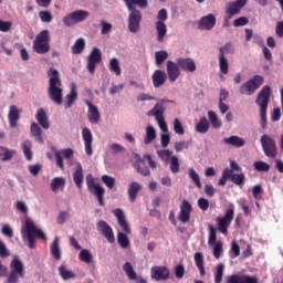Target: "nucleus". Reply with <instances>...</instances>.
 I'll return each instance as SVG.
<instances>
[{
    "label": "nucleus",
    "instance_id": "1",
    "mask_svg": "<svg viewBox=\"0 0 283 283\" xmlns=\"http://www.w3.org/2000/svg\"><path fill=\"white\" fill-rule=\"evenodd\" d=\"M128 14V30L132 34H136L140 30V21H143V13L140 10L136 9V6L139 8H147V0H124Z\"/></svg>",
    "mask_w": 283,
    "mask_h": 283
},
{
    "label": "nucleus",
    "instance_id": "2",
    "mask_svg": "<svg viewBox=\"0 0 283 283\" xmlns=\"http://www.w3.org/2000/svg\"><path fill=\"white\" fill-rule=\"evenodd\" d=\"M49 87L48 94L50 101L55 103V105H63V83L61 77H59V71L56 69H50L48 72Z\"/></svg>",
    "mask_w": 283,
    "mask_h": 283
},
{
    "label": "nucleus",
    "instance_id": "3",
    "mask_svg": "<svg viewBox=\"0 0 283 283\" xmlns=\"http://www.w3.org/2000/svg\"><path fill=\"white\" fill-rule=\"evenodd\" d=\"M113 214L115 216L119 227L122 228V231L117 233V242L122 249H128L130 242L129 233H132V228H129V223L127 222V219L125 218V212L120 208H116L113 210Z\"/></svg>",
    "mask_w": 283,
    "mask_h": 283
},
{
    "label": "nucleus",
    "instance_id": "4",
    "mask_svg": "<svg viewBox=\"0 0 283 283\" xmlns=\"http://www.w3.org/2000/svg\"><path fill=\"white\" fill-rule=\"evenodd\" d=\"M21 235L23 240H28L30 249H34V240H36V238H41L44 242L48 241V237L44 234L43 230L36 228L30 218L24 220V224L21 229Z\"/></svg>",
    "mask_w": 283,
    "mask_h": 283
},
{
    "label": "nucleus",
    "instance_id": "5",
    "mask_svg": "<svg viewBox=\"0 0 283 283\" xmlns=\"http://www.w3.org/2000/svg\"><path fill=\"white\" fill-rule=\"evenodd\" d=\"M271 98V86H264L258 94L256 105L260 107V118L262 129H266V109H269V101Z\"/></svg>",
    "mask_w": 283,
    "mask_h": 283
},
{
    "label": "nucleus",
    "instance_id": "6",
    "mask_svg": "<svg viewBox=\"0 0 283 283\" xmlns=\"http://www.w3.org/2000/svg\"><path fill=\"white\" fill-rule=\"evenodd\" d=\"M165 103H174L171 99H159L155 106L147 112V116H154L161 132H169L167 122H165Z\"/></svg>",
    "mask_w": 283,
    "mask_h": 283
},
{
    "label": "nucleus",
    "instance_id": "7",
    "mask_svg": "<svg viewBox=\"0 0 283 283\" xmlns=\"http://www.w3.org/2000/svg\"><path fill=\"white\" fill-rule=\"evenodd\" d=\"M9 266L10 273L7 276L8 283H19L20 277H25V266L23 265V261H21L18 255L13 256Z\"/></svg>",
    "mask_w": 283,
    "mask_h": 283
},
{
    "label": "nucleus",
    "instance_id": "8",
    "mask_svg": "<svg viewBox=\"0 0 283 283\" xmlns=\"http://www.w3.org/2000/svg\"><path fill=\"white\" fill-rule=\"evenodd\" d=\"M33 52L36 54H48L50 52V31L42 30L33 41Z\"/></svg>",
    "mask_w": 283,
    "mask_h": 283
},
{
    "label": "nucleus",
    "instance_id": "9",
    "mask_svg": "<svg viewBox=\"0 0 283 283\" xmlns=\"http://www.w3.org/2000/svg\"><path fill=\"white\" fill-rule=\"evenodd\" d=\"M264 83V77L262 75H254L248 82L242 84L239 88L240 94L245 96H253L256 90H260V86Z\"/></svg>",
    "mask_w": 283,
    "mask_h": 283
},
{
    "label": "nucleus",
    "instance_id": "10",
    "mask_svg": "<svg viewBox=\"0 0 283 283\" xmlns=\"http://www.w3.org/2000/svg\"><path fill=\"white\" fill-rule=\"evenodd\" d=\"M86 186L90 193H93L97 198L99 207H105V188L96 184L92 175L86 176Z\"/></svg>",
    "mask_w": 283,
    "mask_h": 283
},
{
    "label": "nucleus",
    "instance_id": "11",
    "mask_svg": "<svg viewBox=\"0 0 283 283\" xmlns=\"http://www.w3.org/2000/svg\"><path fill=\"white\" fill-rule=\"evenodd\" d=\"M87 17H90V11L76 10L66 14L62 21L66 28H73V25H76V23H83V21H87Z\"/></svg>",
    "mask_w": 283,
    "mask_h": 283
},
{
    "label": "nucleus",
    "instance_id": "12",
    "mask_svg": "<svg viewBox=\"0 0 283 283\" xmlns=\"http://www.w3.org/2000/svg\"><path fill=\"white\" fill-rule=\"evenodd\" d=\"M260 143H261L263 153L268 158L277 157V144L275 143V139L264 134L261 136Z\"/></svg>",
    "mask_w": 283,
    "mask_h": 283
},
{
    "label": "nucleus",
    "instance_id": "13",
    "mask_svg": "<svg viewBox=\"0 0 283 283\" xmlns=\"http://www.w3.org/2000/svg\"><path fill=\"white\" fill-rule=\"evenodd\" d=\"M233 216H235V210H233V208H230L226 211L223 217H218L216 219L218 231L223 235H227V233H229V227H231V222H233Z\"/></svg>",
    "mask_w": 283,
    "mask_h": 283
},
{
    "label": "nucleus",
    "instance_id": "14",
    "mask_svg": "<svg viewBox=\"0 0 283 283\" xmlns=\"http://www.w3.org/2000/svg\"><path fill=\"white\" fill-rule=\"evenodd\" d=\"M101 61H103V52H101V49L94 46L87 56L86 67L90 74H94L96 72V65H98Z\"/></svg>",
    "mask_w": 283,
    "mask_h": 283
},
{
    "label": "nucleus",
    "instance_id": "15",
    "mask_svg": "<svg viewBox=\"0 0 283 283\" xmlns=\"http://www.w3.org/2000/svg\"><path fill=\"white\" fill-rule=\"evenodd\" d=\"M97 231L107 240V242H109V244H114L116 242L114 229H112L109 223L105 220H99L97 222Z\"/></svg>",
    "mask_w": 283,
    "mask_h": 283
},
{
    "label": "nucleus",
    "instance_id": "16",
    "mask_svg": "<svg viewBox=\"0 0 283 283\" xmlns=\"http://www.w3.org/2000/svg\"><path fill=\"white\" fill-rule=\"evenodd\" d=\"M191 211H193V207H191V202L187 199H184L180 205V211L178 214V220L181 224H187L189 220H191Z\"/></svg>",
    "mask_w": 283,
    "mask_h": 283
},
{
    "label": "nucleus",
    "instance_id": "17",
    "mask_svg": "<svg viewBox=\"0 0 283 283\" xmlns=\"http://www.w3.org/2000/svg\"><path fill=\"white\" fill-rule=\"evenodd\" d=\"M63 158L65 160H72V158H74V149L64 148L55 151V163L60 169H65V164L63 163ZM74 160L76 159H73V163Z\"/></svg>",
    "mask_w": 283,
    "mask_h": 283
},
{
    "label": "nucleus",
    "instance_id": "18",
    "mask_svg": "<svg viewBox=\"0 0 283 283\" xmlns=\"http://www.w3.org/2000/svg\"><path fill=\"white\" fill-rule=\"evenodd\" d=\"M166 72V76H168L170 83H176L178 78H180V66L178 65V62L176 63L171 60L167 61Z\"/></svg>",
    "mask_w": 283,
    "mask_h": 283
},
{
    "label": "nucleus",
    "instance_id": "19",
    "mask_svg": "<svg viewBox=\"0 0 283 283\" xmlns=\"http://www.w3.org/2000/svg\"><path fill=\"white\" fill-rule=\"evenodd\" d=\"M85 105H87L88 112H87V119L91 125H98L101 123V112L98 111V107L96 105L92 104L90 99H86Z\"/></svg>",
    "mask_w": 283,
    "mask_h": 283
},
{
    "label": "nucleus",
    "instance_id": "20",
    "mask_svg": "<svg viewBox=\"0 0 283 283\" xmlns=\"http://www.w3.org/2000/svg\"><path fill=\"white\" fill-rule=\"evenodd\" d=\"M82 139L84 142V151L86 156H92L94 150L92 149V143H94V136L92 135V130L87 127L82 129Z\"/></svg>",
    "mask_w": 283,
    "mask_h": 283
},
{
    "label": "nucleus",
    "instance_id": "21",
    "mask_svg": "<svg viewBox=\"0 0 283 283\" xmlns=\"http://www.w3.org/2000/svg\"><path fill=\"white\" fill-rule=\"evenodd\" d=\"M150 277L160 282V280H169V269L167 266H153L150 270Z\"/></svg>",
    "mask_w": 283,
    "mask_h": 283
},
{
    "label": "nucleus",
    "instance_id": "22",
    "mask_svg": "<svg viewBox=\"0 0 283 283\" xmlns=\"http://www.w3.org/2000/svg\"><path fill=\"white\" fill-rule=\"evenodd\" d=\"M244 6H247V0H235L233 2H229L227 4L226 12L230 17H235V14H240Z\"/></svg>",
    "mask_w": 283,
    "mask_h": 283
},
{
    "label": "nucleus",
    "instance_id": "23",
    "mask_svg": "<svg viewBox=\"0 0 283 283\" xmlns=\"http://www.w3.org/2000/svg\"><path fill=\"white\" fill-rule=\"evenodd\" d=\"M226 283H258V277L251 275L232 274L226 277Z\"/></svg>",
    "mask_w": 283,
    "mask_h": 283
},
{
    "label": "nucleus",
    "instance_id": "24",
    "mask_svg": "<svg viewBox=\"0 0 283 283\" xmlns=\"http://www.w3.org/2000/svg\"><path fill=\"white\" fill-rule=\"evenodd\" d=\"M177 65H179L180 70L184 72L193 73L197 70L196 61L191 57H179L177 60Z\"/></svg>",
    "mask_w": 283,
    "mask_h": 283
},
{
    "label": "nucleus",
    "instance_id": "25",
    "mask_svg": "<svg viewBox=\"0 0 283 283\" xmlns=\"http://www.w3.org/2000/svg\"><path fill=\"white\" fill-rule=\"evenodd\" d=\"M74 165H76L75 170L73 171V181L76 185L77 189H83V166L81 165V161L73 160Z\"/></svg>",
    "mask_w": 283,
    "mask_h": 283
},
{
    "label": "nucleus",
    "instance_id": "26",
    "mask_svg": "<svg viewBox=\"0 0 283 283\" xmlns=\"http://www.w3.org/2000/svg\"><path fill=\"white\" fill-rule=\"evenodd\" d=\"M21 118V109L17 107V105H11L9 107V113H8V120L11 129H14L17 127V123Z\"/></svg>",
    "mask_w": 283,
    "mask_h": 283
},
{
    "label": "nucleus",
    "instance_id": "27",
    "mask_svg": "<svg viewBox=\"0 0 283 283\" xmlns=\"http://www.w3.org/2000/svg\"><path fill=\"white\" fill-rule=\"evenodd\" d=\"M216 27V15L213 13H209L206 17H202L199 20L198 28L199 30H213Z\"/></svg>",
    "mask_w": 283,
    "mask_h": 283
},
{
    "label": "nucleus",
    "instance_id": "28",
    "mask_svg": "<svg viewBox=\"0 0 283 283\" xmlns=\"http://www.w3.org/2000/svg\"><path fill=\"white\" fill-rule=\"evenodd\" d=\"M153 85L156 90L167 83V73L163 70H156L151 75Z\"/></svg>",
    "mask_w": 283,
    "mask_h": 283
},
{
    "label": "nucleus",
    "instance_id": "29",
    "mask_svg": "<svg viewBox=\"0 0 283 283\" xmlns=\"http://www.w3.org/2000/svg\"><path fill=\"white\" fill-rule=\"evenodd\" d=\"M143 165H145V161L143 160L140 155L135 154L134 168L136 169L137 174H140L145 177L150 176L151 171H149V167Z\"/></svg>",
    "mask_w": 283,
    "mask_h": 283
},
{
    "label": "nucleus",
    "instance_id": "30",
    "mask_svg": "<svg viewBox=\"0 0 283 283\" xmlns=\"http://www.w3.org/2000/svg\"><path fill=\"white\" fill-rule=\"evenodd\" d=\"M223 143L226 145H230L231 147H235L237 149H240L247 145V140L238 135L223 138Z\"/></svg>",
    "mask_w": 283,
    "mask_h": 283
},
{
    "label": "nucleus",
    "instance_id": "31",
    "mask_svg": "<svg viewBox=\"0 0 283 283\" xmlns=\"http://www.w3.org/2000/svg\"><path fill=\"white\" fill-rule=\"evenodd\" d=\"M35 120L42 129H50V122L48 120V113L43 108H39L35 114Z\"/></svg>",
    "mask_w": 283,
    "mask_h": 283
},
{
    "label": "nucleus",
    "instance_id": "32",
    "mask_svg": "<svg viewBox=\"0 0 283 283\" xmlns=\"http://www.w3.org/2000/svg\"><path fill=\"white\" fill-rule=\"evenodd\" d=\"M143 189V185L137 181H133L128 185L127 195L132 202H136L139 191Z\"/></svg>",
    "mask_w": 283,
    "mask_h": 283
},
{
    "label": "nucleus",
    "instance_id": "33",
    "mask_svg": "<svg viewBox=\"0 0 283 283\" xmlns=\"http://www.w3.org/2000/svg\"><path fill=\"white\" fill-rule=\"evenodd\" d=\"M76 98H78V93L76 92V84L72 83L70 93L66 95L65 109H70V107L74 105Z\"/></svg>",
    "mask_w": 283,
    "mask_h": 283
},
{
    "label": "nucleus",
    "instance_id": "34",
    "mask_svg": "<svg viewBox=\"0 0 283 283\" xmlns=\"http://www.w3.org/2000/svg\"><path fill=\"white\" fill-rule=\"evenodd\" d=\"M157 32V41L158 43H163L165 41V36H167V24L161 21H157L155 24Z\"/></svg>",
    "mask_w": 283,
    "mask_h": 283
},
{
    "label": "nucleus",
    "instance_id": "35",
    "mask_svg": "<svg viewBox=\"0 0 283 283\" xmlns=\"http://www.w3.org/2000/svg\"><path fill=\"white\" fill-rule=\"evenodd\" d=\"M50 187H51V191H53V193H56V191H59V190L63 191L65 189V178H63V177L53 178L51 180Z\"/></svg>",
    "mask_w": 283,
    "mask_h": 283
},
{
    "label": "nucleus",
    "instance_id": "36",
    "mask_svg": "<svg viewBox=\"0 0 283 283\" xmlns=\"http://www.w3.org/2000/svg\"><path fill=\"white\" fill-rule=\"evenodd\" d=\"M31 136L36 140V143L43 144V135L41 130V126L36 122L31 123L30 126Z\"/></svg>",
    "mask_w": 283,
    "mask_h": 283
},
{
    "label": "nucleus",
    "instance_id": "37",
    "mask_svg": "<svg viewBox=\"0 0 283 283\" xmlns=\"http://www.w3.org/2000/svg\"><path fill=\"white\" fill-rule=\"evenodd\" d=\"M51 255L55 260H61V242L59 237H55L51 243Z\"/></svg>",
    "mask_w": 283,
    "mask_h": 283
},
{
    "label": "nucleus",
    "instance_id": "38",
    "mask_svg": "<svg viewBox=\"0 0 283 283\" xmlns=\"http://www.w3.org/2000/svg\"><path fill=\"white\" fill-rule=\"evenodd\" d=\"M197 134H207L209 132V119L207 117H201L195 126Z\"/></svg>",
    "mask_w": 283,
    "mask_h": 283
},
{
    "label": "nucleus",
    "instance_id": "39",
    "mask_svg": "<svg viewBox=\"0 0 283 283\" xmlns=\"http://www.w3.org/2000/svg\"><path fill=\"white\" fill-rule=\"evenodd\" d=\"M108 69L116 76H120V74H123V71L120 70V61H118V59H116V57H112L109 60Z\"/></svg>",
    "mask_w": 283,
    "mask_h": 283
},
{
    "label": "nucleus",
    "instance_id": "40",
    "mask_svg": "<svg viewBox=\"0 0 283 283\" xmlns=\"http://www.w3.org/2000/svg\"><path fill=\"white\" fill-rule=\"evenodd\" d=\"M22 151L24 155L25 160H32V142L30 139H27L22 142Z\"/></svg>",
    "mask_w": 283,
    "mask_h": 283
},
{
    "label": "nucleus",
    "instance_id": "41",
    "mask_svg": "<svg viewBox=\"0 0 283 283\" xmlns=\"http://www.w3.org/2000/svg\"><path fill=\"white\" fill-rule=\"evenodd\" d=\"M59 274H60V277H62V280H65V281L74 280V277H76V274H74V272L69 270L67 266L65 265H60Z\"/></svg>",
    "mask_w": 283,
    "mask_h": 283
},
{
    "label": "nucleus",
    "instance_id": "42",
    "mask_svg": "<svg viewBox=\"0 0 283 283\" xmlns=\"http://www.w3.org/2000/svg\"><path fill=\"white\" fill-rule=\"evenodd\" d=\"M14 154H17V150L0 146V158L3 163H7V160H12V156H14Z\"/></svg>",
    "mask_w": 283,
    "mask_h": 283
},
{
    "label": "nucleus",
    "instance_id": "43",
    "mask_svg": "<svg viewBox=\"0 0 283 283\" xmlns=\"http://www.w3.org/2000/svg\"><path fill=\"white\" fill-rule=\"evenodd\" d=\"M156 140V128L149 125L146 127V136L144 138L145 145H151V142Z\"/></svg>",
    "mask_w": 283,
    "mask_h": 283
},
{
    "label": "nucleus",
    "instance_id": "44",
    "mask_svg": "<svg viewBox=\"0 0 283 283\" xmlns=\"http://www.w3.org/2000/svg\"><path fill=\"white\" fill-rule=\"evenodd\" d=\"M72 54H81L85 50V39L80 38L71 48Z\"/></svg>",
    "mask_w": 283,
    "mask_h": 283
},
{
    "label": "nucleus",
    "instance_id": "45",
    "mask_svg": "<svg viewBox=\"0 0 283 283\" xmlns=\"http://www.w3.org/2000/svg\"><path fill=\"white\" fill-rule=\"evenodd\" d=\"M208 118H209L213 129H220V127H222V122H220V118H218V114H216V112L209 111Z\"/></svg>",
    "mask_w": 283,
    "mask_h": 283
},
{
    "label": "nucleus",
    "instance_id": "46",
    "mask_svg": "<svg viewBox=\"0 0 283 283\" xmlns=\"http://www.w3.org/2000/svg\"><path fill=\"white\" fill-rule=\"evenodd\" d=\"M222 277H224V263H219L214 269V283H222Z\"/></svg>",
    "mask_w": 283,
    "mask_h": 283
},
{
    "label": "nucleus",
    "instance_id": "47",
    "mask_svg": "<svg viewBox=\"0 0 283 283\" xmlns=\"http://www.w3.org/2000/svg\"><path fill=\"white\" fill-rule=\"evenodd\" d=\"M123 271L126 273L128 280H137L136 271H134V265L130 262H126L123 265Z\"/></svg>",
    "mask_w": 283,
    "mask_h": 283
},
{
    "label": "nucleus",
    "instance_id": "48",
    "mask_svg": "<svg viewBox=\"0 0 283 283\" xmlns=\"http://www.w3.org/2000/svg\"><path fill=\"white\" fill-rule=\"evenodd\" d=\"M188 176L190 180L198 187V189H202V182H200V175L193 168L188 169Z\"/></svg>",
    "mask_w": 283,
    "mask_h": 283
},
{
    "label": "nucleus",
    "instance_id": "49",
    "mask_svg": "<svg viewBox=\"0 0 283 283\" xmlns=\"http://www.w3.org/2000/svg\"><path fill=\"white\" fill-rule=\"evenodd\" d=\"M169 59V53L167 51H157L155 52V63L160 67L161 63H165Z\"/></svg>",
    "mask_w": 283,
    "mask_h": 283
},
{
    "label": "nucleus",
    "instance_id": "50",
    "mask_svg": "<svg viewBox=\"0 0 283 283\" xmlns=\"http://www.w3.org/2000/svg\"><path fill=\"white\" fill-rule=\"evenodd\" d=\"M78 260L81 262H85V264H92V260H93L92 252H90V250L87 249L80 251Z\"/></svg>",
    "mask_w": 283,
    "mask_h": 283
},
{
    "label": "nucleus",
    "instance_id": "51",
    "mask_svg": "<svg viewBox=\"0 0 283 283\" xmlns=\"http://www.w3.org/2000/svg\"><path fill=\"white\" fill-rule=\"evenodd\" d=\"M174 155V151L169 149H163V150H157V156L163 160L164 163H169L171 160V156Z\"/></svg>",
    "mask_w": 283,
    "mask_h": 283
},
{
    "label": "nucleus",
    "instance_id": "52",
    "mask_svg": "<svg viewBox=\"0 0 283 283\" xmlns=\"http://www.w3.org/2000/svg\"><path fill=\"white\" fill-rule=\"evenodd\" d=\"M219 69L221 74H229V61L224 55H219Z\"/></svg>",
    "mask_w": 283,
    "mask_h": 283
},
{
    "label": "nucleus",
    "instance_id": "53",
    "mask_svg": "<svg viewBox=\"0 0 283 283\" xmlns=\"http://www.w3.org/2000/svg\"><path fill=\"white\" fill-rule=\"evenodd\" d=\"M247 180V177L244 176V174H233L232 175V179L231 182H233V185H237L238 187H244V181Z\"/></svg>",
    "mask_w": 283,
    "mask_h": 283
},
{
    "label": "nucleus",
    "instance_id": "54",
    "mask_svg": "<svg viewBox=\"0 0 283 283\" xmlns=\"http://www.w3.org/2000/svg\"><path fill=\"white\" fill-rule=\"evenodd\" d=\"M168 163L170 165L171 174H178L180 171V161L176 156H172V158H170V161Z\"/></svg>",
    "mask_w": 283,
    "mask_h": 283
},
{
    "label": "nucleus",
    "instance_id": "55",
    "mask_svg": "<svg viewBox=\"0 0 283 283\" xmlns=\"http://www.w3.org/2000/svg\"><path fill=\"white\" fill-rule=\"evenodd\" d=\"M253 167L255 171H269L271 169V165L266 164V161H254Z\"/></svg>",
    "mask_w": 283,
    "mask_h": 283
},
{
    "label": "nucleus",
    "instance_id": "56",
    "mask_svg": "<svg viewBox=\"0 0 283 283\" xmlns=\"http://www.w3.org/2000/svg\"><path fill=\"white\" fill-rule=\"evenodd\" d=\"M174 132L178 136H185V127H182V122L179 118L174 119Z\"/></svg>",
    "mask_w": 283,
    "mask_h": 283
},
{
    "label": "nucleus",
    "instance_id": "57",
    "mask_svg": "<svg viewBox=\"0 0 283 283\" xmlns=\"http://www.w3.org/2000/svg\"><path fill=\"white\" fill-rule=\"evenodd\" d=\"M235 50L233 49V44L231 42H228L224 44V46L219 49V56H224V54H233Z\"/></svg>",
    "mask_w": 283,
    "mask_h": 283
},
{
    "label": "nucleus",
    "instance_id": "58",
    "mask_svg": "<svg viewBox=\"0 0 283 283\" xmlns=\"http://www.w3.org/2000/svg\"><path fill=\"white\" fill-rule=\"evenodd\" d=\"M208 229H209L208 244H209V247H213V244L218 243V242H216V240H217L216 229L213 228L212 224H209Z\"/></svg>",
    "mask_w": 283,
    "mask_h": 283
},
{
    "label": "nucleus",
    "instance_id": "59",
    "mask_svg": "<svg viewBox=\"0 0 283 283\" xmlns=\"http://www.w3.org/2000/svg\"><path fill=\"white\" fill-rule=\"evenodd\" d=\"M212 247L213 258H216V260H220V255H222V242L218 241L217 243L212 244Z\"/></svg>",
    "mask_w": 283,
    "mask_h": 283
},
{
    "label": "nucleus",
    "instance_id": "60",
    "mask_svg": "<svg viewBox=\"0 0 283 283\" xmlns=\"http://www.w3.org/2000/svg\"><path fill=\"white\" fill-rule=\"evenodd\" d=\"M102 182H104L108 189H112L116 185V179L109 175H103Z\"/></svg>",
    "mask_w": 283,
    "mask_h": 283
},
{
    "label": "nucleus",
    "instance_id": "61",
    "mask_svg": "<svg viewBox=\"0 0 283 283\" xmlns=\"http://www.w3.org/2000/svg\"><path fill=\"white\" fill-rule=\"evenodd\" d=\"M160 143L164 149H166V147H169V143H171V136L169 135V130L164 132V134L160 135Z\"/></svg>",
    "mask_w": 283,
    "mask_h": 283
},
{
    "label": "nucleus",
    "instance_id": "62",
    "mask_svg": "<svg viewBox=\"0 0 283 283\" xmlns=\"http://www.w3.org/2000/svg\"><path fill=\"white\" fill-rule=\"evenodd\" d=\"M99 25H101V34H109L112 32V23L107 22V21H104L102 20L99 22Z\"/></svg>",
    "mask_w": 283,
    "mask_h": 283
},
{
    "label": "nucleus",
    "instance_id": "63",
    "mask_svg": "<svg viewBox=\"0 0 283 283\" xmlns=\"http://www.w3.org/2000/svg\"><path fill=\"white\" fill-rule=\"evenodd\" d=\"M239 256H240V245H238V242L232 241L230 258L232 260H235V258H239Z\"/></svg>",
    "mask_w": 283,
    "mask_h": 283
},
{
    "label": "nucleus",
    "instance_id": "64",
    "mask_svg": "<svg viewBox=\"0 0 283 283\" xmlns=\"http://www.w3.org/2000/svg\"><path fill=\"white\" fill-rule=\"evenodd\" d=\"M39 17L42 23H52V13L50 11H40Z\"/></svg>",
    "mask_w": 283,
    "mask_h": 283
}]
</instances>
